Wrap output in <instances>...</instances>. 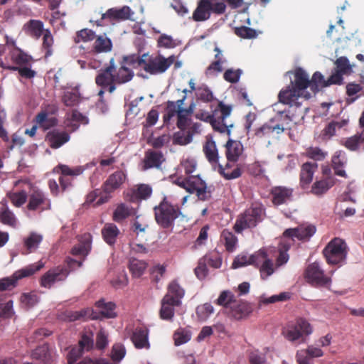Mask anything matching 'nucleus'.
<instances>
[{"label":"nucleus","mask_w":364,"mask_h":364,"mask_svg":"<svg viewBox=\"0 0 364 364\" xmlns=\"http://www.w3.org/2000/svg\"><path fill=\"white\" fill-rule=\"evenodd\" d=\"M294 79L291 81V84L282 89L279 95V101L283 104L289 105V109L284 115V112H280L278 117L280 119L284 117L289 119L290 121H295L296 114L292 112L291 109L293 106L296 108L299 107L301 102H299V98L305 100L311 97V94L306 91V89L311 87V82L309 75L301 68L295 69Z\"/></svg>","instance_id":"obj_1"},{"label":"nucleus","mask_w":364,"mask_h":364,"mask_svg":"<svg viewBox=\"0 0 364 364\" xmlns=\"http://www.w3.org/2000/svg\"><path fill=\"white\" fill-rule=\"evenodd\" d=\"M154 213L156 223L163 229H172L175 220L182 215L179 205L173 204L167 196L154 208Z\"/></svg>","instance_id":"obj_2"},{"label":"nucleus","mask_w":364,"mask_h":364,"mask_svg":"<svg viewBox=\"0 0 364 364\" xmlns=\"http://www.w3.org/2000/svg\"><path fill=\"white\" fill-rule=\"evenodd\" d=\"M266 216L264 206L259 203H253L250 208L240 213L234 225V230L241 233L244 230L252 229L262 223Z\"/></svg>","instance_id":"obj_3"},{"label":"nucleus","mask_w":364,"mask_h":364,"mask_svg":"<svg viewBox=\"0 0 364 364\" xmlns=\"http://www.w3.org/2000/svg\"><path fill=\"white\" fill-rule=\"evenodd\" d=\"M232 110V105H225L220 101L213 114L208 115L206 121L210 123L215 131L230 136V128L233 127V123L228 121V118L230 116Z\"/></svg>","instance_id":"obj_4"},{"label":"nucleus","mask_w":364,"mask_h":364,"mask_svg":"<svg viewBox=\"0 0 364 364\" xmlns=\"http://www.w3.org/2000/svg\"><path fill=\"white\" fill-rule=\"evenodd\" d=\"M226 7L223 1L199 0L192 18L196 22L204 21L210 18L211 13L217 15L223 14L226 11Z\"/></svg>","instance_id":"obj_5"},{"label":"nucleus","mask_w":364,"mask_h":364,"mask_svg":"<svg viewBox=\"0 0 364 364\" xmlns=\"http://www.w3.org/2000/svg\"><path fill=\"white\" fill-rule=\"evenodd\" d=\"M348 253L346 242L338 237L331 240L323 250L328 264H340L344 262Z\"/></svg>","instance_id":"obj_6"},{"label":"nucleus","mask_w":364,"mask_h":364,"mask_svg":"<svg viewBox=\"0 0 364 364\" xmlns=\"http://www.w3.org/2000/svg\"><path fill=\"white\" fill-rule=\"evenodd\" d=\"M175 60L173 55L165 58L161 54L149 55L147 53L144 70L151 75L162 74L171 66Z\"/></svg>","instance_id":"obj_7"},{"label":"nucleus","mask_w":364,"mask_h":364,"mask_svg":"<svg viewBox=\"0 0 364 364\" xmlns=\"http://www.w3.org/2000/svg\"><path fill=\"white\" fill-rule=\"evenodd\" d=\"M43 266V262H38L16 271L11 277L0 279V291L11 290L16 287L19 279L33 275Z\"/></svg>","instance_id":"obj_8"},{"label":"nucleus","mask_w":364,"mask_h":364,"mask_svg":"<svg viewBox=\"0 0 364 364\" xmlns=\"http://www.w3.org/2000/svg\"><path fill=\"white\" fill-rule=\"evenodd\" d=\"M304 274L307 282L312 286L329 288L331 285V277L324 274V271L317 262L309 264Z\"/></svg>","instance_id":"obj_9"},{"label":"nucleus","mask_w":364,"mask_h":364,"mask_svg":"<svg viewBox=\"0 0 364 364\" xmlns=\"http://www.w3.org/2000/svg\"><path fill=\"white\" fill-rule=\"evenodd\" d=\"M26 208L30 211L42 213L51 209V202L43 191L33 188L28 195Z\"/></svg>","instance_id":"obj_10"},{"label":"nucleus","mask_w":364,"mask_h":364,"mask_svg":"<svg viewBox=\"0 0 364 364\" xmlns=\"http://www.w3.org/2000/svg\"><path fill=\"white\" fill-rule=\"evenodd\" d=\"M115 65L114 58H111L109 65L100 70L95 77V83L102 89H107L109 93L116 90V82L114 77Z\"/></svg>","instance_id":"obj_11"},{"label":"nucleus","mask_w":364,"mask_h":364,"mask_svg":"<svg viewBox=\"0 0 364 364\" xmlns=\"http://www.w3.org/2000/svg\"><path fill=\"white\" fill-rule=\"evenodd\" d=\"M312 332L310 323L304 318L297 319L294 324L289 326L283 331L284 337L289 341H296Z\"/></svg>","instance_id":"obj_12"},{"label":"nucleus","mask_w":364,"mask_h":364,"mask_svg":"<svg viewBox=\"0 0 364 364\" xmlns=\"http://www.w3.org/2000/svg\"><path fill=\"white\" fill-rule=\"evenodd\" d=\"M186 191L190 193H196L201 200H207L210 196V191L207 187L205 182L199 176H189L187 177V186Z\"/></svg>","instance_id":"obj_13"},{"label":"nucleus","mask_w":364,"mask_h":364,"mask_svg":"<svg viewBox=\"0 0 364 364\" xmlns=\"http://www.w3.org/2000/svg\"><path fill=\"white\" fill-rule=\"evenodd\" d=\"M134 14V11L128 6H124L121 8H112L108 9L106 13L102 14L100 20H90V22L95 23L97 26H104L102 21L106 18L116 21L133 20L132 16Z\"/></svg>","instance_id":"obj_14"},{"label":"nucleus","mask_w":364,"mask_h":364,"mask_svg":"<svg viewBox=\"0 0 364 364\" xmlns=\"http://www.w3.org/2000/svg\"><path fill=\"white\" fill-rule=\"evenodd\" d=\"M70 271L66 267L60 266L52 268L46 272L41 278V285L50 289L55 282L64 281Z\"/></svg>","instance_id":"obj_15"},{"label":"nucleus","mask_w":364,"mask_h":364,"mask_svg":"<svg viewBox=\"0 0 364 364\" xmlns=\"http://www.w3.org/2000/svg\"><path fill=\"white\" fill-rule=\"evenodd\" d=\"M127 179V174L123 170H117L111 173L102 185L103 193H112L121 188Z\"/></svg>","instance_id":"obj_16"},{"label":"nucleus","mask_w":364,"mask_h":364,"mask_svg":"<svg viewBox=\"0 0 364 364\" xmlns=\"http://www.w3.org/2000/svg\"><path fill=\"white\" fill-rule=\"evenodd\" d=\"M144 42V40L142 38L136 39L134 44L138 47V53L123 56L122 63L125 65L130 66L134 69L141 68L144 70L147 55V53L141 54V46L143 45Z\"/></svg>","instance_id":"obj_17"},{"label":"nucleus","mask_w":364,"mask_h":364,"mask_svg":"<svg viewBox=\"0 0 364 364\" xmlns=\"http://www.w3.org/2000/svg\"><path fill=\"white\" fill-rule=\"evenodd\" d=\"M84 168L82 166H77L73 168L69 167L67 165L59 164L53 168V172L60 173L63 176L59 178V183L62 191H65L68 187L71 186V181L65 176H79L84 171Z\"/></svg>","instance_id":"obj_18"},{"label":"nucleus","mask_w":364,"mask_h":364,"mask_svg":"<svg viewBox=\"0 0 364 364\" xmlns=\"http://www.w3.org/2000/svg\"><path fill=\"white\" fill-rule=\"evenodd\" d=\"M277 118L271 119L268 122L255 129L254 136L257 139H269L275 132L279 134L284 131L283 124L276 122Z\"/></svg>","instance_id":"obj_19"},{"label":"nucleus","mask_w":364,"mask_h":364,"mask_svg":"<svg viewBox=\"0 0 364 364\" xmlns=\"http://www.w3.org/2000/svg\"><path fill=\"white\" fill-rule=\"evenodd\" d=\"M294 189L283 186H277L272 188L270 195L272 203L274 205L287 203L293 199Z\"/></svg>","instance_id":"obj_20"},{"label":"nucleus","mask_w":364,"mask_h":364,"mask_svg":"<svg viewBox=\"0 0 364 364\" xmlns=\"http://www.w3.org/2000/svg\"><path fill=\"white\" fill-rule=\"evenodd\" d=\"M252 312V307L250 303L236 299L228 310V316L235 320L246 318Z\"/></svg>","instance_id":"obj_21"},{"label":"nucleus","mask_w":364,"mask_h":364,"mask_svg":"<svg viewBox=\"0 0 364 364\" xmlns=\"http://www.w3.org/2000/svg\"><path fill=\"white\" fill-rule=\"evenodd\" d=\"M316 232V227L314 225L299 226L296 228L287 229L284 233V238L291 239L294 241L295 239L298 240H309Z\"/></svg>","instance_id":"obj_22"},{"label":"nucleus","mask_w":364,"mask_h":364,"mask_svg":"<svg viewBox=\"0 0 364 364\" xmlns=\"http://www.w3.org/2000/svg\"><path fill=\"white\" fill-rule=\"evenodd\" d=\"M165 160L161 151L149 149L145 152L142 169L144 171L154 168L160 169Z\"/></svg>","instance_id":"obj_23"},{"label":"nucleus","mask_w":364,"mask_h":364,"mask_svg":"<svg viewBox=\"0 0 364 364\" xmlns=\"http://www.w3.org/2000/svg\"><path fill=\"white\" fill-rule=\"evenodd\" d=\"M203 152L207 161L215 168L220 165L219 153L215 141L211 136H207L203 144Z\"/></svg>","instance_id":"obj_24"},{"label":"nucleus","mask_w":364,"mask_h":364,"mask_svg":"<svg viewBox=\"0 0 364 364\" xmlns=\"http://www.w3.org/2000/svg\"><path fill=\"white\" fill-rule=\"evenodd\" d=\"M323 350L314 346H309L306 349L296 352V359L298 364H314L312 359L323 356Z\"/></svg>","instance_id":"obj_25"},{"label":"nucleus","mask_w":364,"mask_h":364,"mask_svg":"<svg viewBox=\"0 0 364 364\" xmlns=\"http://www.w3.org/2000/svg\"><path fill=\"white\" fill-rule=\"evenodd\" d=\"M70 139V134L65 131L58 129L52 130L47 133L46 140L50 148L56 149L67 143Z\"/></svg>","instance_id":"obj_26"},{"label":"nucleus","mask_w":364,"mask_h":364,"mask_svg":"<svg viewBox=\"0 0 364 364\" xmlns=\"http://www.w3.org/2000/svg\"><path fill=\"white\" fill-rule=\"evenodd\" d=\"M225 147L228 162H237L244 151L243 145L240 141L230 139L226 142Z\"/></svg>","instance_id":"obj_27"},{"label":"nucleus","mask_w":364,"mask_h":364,"mask_svg":"<svg viewBox=\"0 0 364 364\" xmlns=\"http://www.w3.org/2000/svg\"><path fill=\"white\" fill-rule=\"evenodd\" d=\"M318 168V164L316 162H306L301 168L300 171V186L304 189L311 183L314 173Z\"/></svg>","instance_id":"obj_28"},{"label":"nucleus","mask_w":364,"mask_h":364,"mask_svg":"<svg viewBox=\"0 0 364 364\" xmlns=\"http://www.w3.org/2000/svg\"><path fill=\"white\" fill-rule=\"evenodd\" d=\"M0 223L13 228H16L18 225V219L6 200L0 202Z\"/></svg>","instance_id":"obj_29"},{"label":"nucleus","mask_w":364,"mask_h":364,"mask_svg":"<svg viewBox=\"0 0 364 364\" xmlns=\"http://www.w3.org/2000/svg\"><path fill=\"white\" fill-rule=\"evenodd\" d=\"M181 304L173 302L169 296H164L161 301L159 316L163 320L171 321L174 316V307Z\"/></svg>","instance_id":"obj_30"},{"label":"nucleus","mask_w":364,"mask_h":364,"mask_svg":"<svg viewBox=\"0 0 364 364\" xmlns=\"http://www.w3.org/2000/svg\"><path fill=\"white\" fill-rule=\"evenodd\" d=\"M200 124L197 123L193 124L190 129L181 130L174 134V143L179 145H186L193 140V136L196 133L198 132Z\"/></svg>","instance_id":"obj_31"},{"label":"nucleus","mask_w":364,"mask_h":364,"mask_svg":"<svg viewBox=\"0 0 364 364\" xmlns=\"http://www.w3.org/2000/svg\"><path fill=\"white\" fill-rule=\"evenodd\" d=\"M335 184L333 177L322 178L316 180L311 186V193L316 196L325 194Z\"/></svg>","instance_id":"obj_32"},{"label":"nucleus","mask_w":364,"mask_h":364,"mask_svg":"<svg viewBox=\"0 0 364 364\" xmlns=\"http://www.w3.org/2000/svg\"><path fill=\"white\" fill-rule=\"evenodd\" d=\"M348 124V119H341L339 121H331L321 131L319 138L322 141L330 139L336 134V130L346 127Z\"/></svg>","instance_id":"obj_33"},{"label":"nucleus","mask_w":364,"mask_h":364,"mask_svg":"<svg viewBox=\"0 0 364 364\" xmlns=\"http://www.w3.org/2000/svg\"><path fill=\"white\" fill-rule=\"evenodd\" d=\"M149 331L145 327H137L132 336V341L136 348H148L149 343L148 341Z\"/></svg>","instance_id":"obj_34"},{"label":"nucleus","mask_w":364,"mask_h":364,"mask_svg":"<svg viewBox=\"0 0 364 364\" xmlns=\"http://www.w3.org/2000/svg\"><path fill=\"white\" fill-rule=\"evenodd\" d=\"M95 306L102 317L113 318L117 316L116 305L113 302H106L104 299H100L95 303Z\"/></svg>","instance_id":"obj_35"},{"label":"nucleus","mask_w":364,"mask_h":364,"mask_svg":"<svg viewBox=\"0 0 364 364\" xmlns=\"http://www.w3.org/2000/svg\"><path fill=\"white\" fill-rule=\"evenodd\" d=\"M31 357L33 359L41 360L44 364H51L53 357L47 344L37 347L33 350Z\"/></svg>","instance_id":"obj_36"},{"label":"nucleus","mask_w":364,"mask_h":364,"mask_svg":"<svg viewBox=\"0 0 364 364\" xmlns=\"http://www.w3.org/2000/svg\"><path fill=\"white\" fill-rule=\"evenodd\" d=\"M134 73L133 70L122 63L120 68L114 71V77L117 85L127 83L132 80Z\"/></svg>","instance_id":"obj_37"},{"label":"nucleus","mask_w":364,"mask_h":364,"mask_svg":"<svg viewBox=\"0 0 364 364\" xmlns=\"http://www.w3.org/2000/svg\"><path fill=\"white\" fill-rule=\"evenodd\" d=\"M185 291L179 285L176 280L171 281L167 288V292L165 296H169L173 302L181 304V299L184 296Z\"/></svg>","instance_id":"obj_38"},{"label":"nucleus","mask_w":364,"mask_h":364,"mask_svg":"<svg viewBox=\"0 0 364 364\" xmlns=\"http://www.w3.org/2000/svg\"><path fill=\"white\" fill-rule=\"evenodd\" d=\"M119 234V230L113 223H107L102 229L103 239L109 245H112L116 242Z\"/></svg>","instance_id":"obj_39"},{"label":"nucleus","mask_w":364,"mask_h":364,"mask_svg":"<svg viewBox=\"0 0 364 364\" xmlns=\"http://www.w3.org/2000/svg\"><path fill=\"white\" fill-rule=\"evenodd\" d=\"M147 263L144 260L136 258H130L129 260L128 269L134 278H139L147 268Z\"/></svg>","instance_id":"obj_40"},{"label":"nucleus","mask_w":364,"mask_h":364,"mask_svg":"<svg viewBox=\"0 0 364 364\" xmlns=\"http://www.w3.org/2000/svg\"><path fill=\"white\" fill-rule=\"evenodd\" d=\"M343 145L350 151H357L360 147L364 149V135L363 132L357 133L353 136L348 137L345 140Z\"/></svg>","instance_id":"obj_41"},{"label":"nucleus","mask_w":364,"mask_h":364,"mask_svg":"<svg viewBox=\"0 0 364 364\" xmlns=\"http://www.w3.org/2000/svg\"><path fill=\"white\" fill-rule=\"evenodd\" d=\"M192 113L191 107L188 109H183L179 111L177 117L176 125L181 130H186L190 129L193 124H191V119L188 117Z\"/></svg>","instance_id":"obj_42"},{"label":"nucleus","mask_w":364,"mask_h":364,"mask_svg":"<svg viewBox=\"0 0 364 364\" xmlns=\"http://www.w3.org/2000/svg\"><path fill=\"white\" fill-rule=\"evenodd\" d=\"M43 240V236L36 232H31L23 240L24 246L27 249L26 253L33 252L38 247Z\"/></svg>","instance_id":"obj_43"},{"label":"nucleus","mask_w":364,"mask_h":364,"mask_svg":"<svg viewBox=\"0 0 364 364\" xmlns=\"http://www.w3.org/2000/svg\"><path fill=\"white\" fill-rule=\"evenodd\" d=\"M6 197L13 205L16 208L21 207L28 200V194L24 190L9 192L6 194Z\"/></svg>","instance_id":"obj_44"},{"label":"nucleus","mask_w":364,"mask_h":364,"mask_svg":"<svg viewBox=\"0 0 364 364\" xmlns=\"http://www.w3.org/2000/svg\"><path fill=\"white\" fill-rule=\"evenodd\" d=\"M230 163L227 162L225 166L223 167L221 164H220L218 167V171L225 179L232 180L235 179L241 176L242 171L241 168L238 166L235 168L232 171H230Z\"/></svg>","instance_id":"obj_45"},{"label":"nucleus","mask_w":364,"mask_h":364,"mask_svg":"<svg viewBox=\"0 0 364 364\" xmlns=\"http://www.w3.org/2000/svg\"><path fill=\"white\" fill-rule=\"evenodd\" d=\"M220 241L224 244L227 251L232 252L235 248L237 239L231 231L225 229L221 232Z\"/></svg>","instance_id":"obj_46"},{"label":"nucleus","mask_w":364,"mask_h":364,"mask_svg":"<svg viewBox=\"0 0 364 364\" xmlns=\"http://www.w3.org/2000/svg\"><path fill=\"white\" fill-rule=\"evenodd\" d=\"M112 43L109 38L99 36L94 43V50L96 53H107L112 50Z\"/></svg>","instance_id":"obj_47"},{"label":"nucleus","mask_w":364,"mask_h":364,"mask_svg":"<svg viewBox=\"0 0 364 364\" xmlns=\"http://www.w3.org/2000/svg\"><path fill=\"white\" fill-rule=\"evenodd\" d=\"M94 334L93 333L88 330H85L81 334L80 339L78 342L79 347L82 349L84 351H89L91 350L94 345Z\"/></svg>","instance_id":"obj_48"},{"label":"nucleus","mask_w":364,"mask_h":364,"mask_svg":"<svg viewBox=\"0 0 364 364\" xmlns=\"http://www.w3.org/2000/svg\"><path fill=\"white\" fill-rule=\"evenodd\" d=\"M235 297L230 291H223L215 301V304L225 307L227 311L235 301Z\"/></svg>","instance_id":"obj_49"},{"label":"nucleus","mask_w":364,"mask_h":364,"mask_svg":"<svg viewBox=\"0 0 364 364\" xmlns=\"http://www.w3.org/2000/svg\"><path fill=\"white\" fill-rule=\"evenodd\" d=\"M173 337L175 345L181 346L191 340V333L184 328H179L174 332Z\"/></svg>","instance_id":"obj_50"},{"label":"nucleus","mask_w":364,"mask_h":364,"mask_svg":"<svg viewBox=\"0 0 364 364\" xmlns=\"http://www.w3.org/2000/svg\"><path fill=\"white\" fill-rule=\"evenodd\" d=\"M80 101V94L77 91H66L62 97V102L67 107L76 106Z\"/></svg>","instance_id":"obj_51"},{"label":"nucleus","mask_w":364,"mask_h":364,"mask_svg":"<svg viewBox=\"0 0 364 364\" xmlns=\"http://www.w3.org/2000/svg\"><path fill=\"white\" fill-rule=\"evenodd\" d=\"M12 60L18 65H26L30 63L32 57L19 48H16V52L11 54Z\"/></svg>","instance_id":"obj_52"},{"label":"nucleus","mask_w":364,"mask_h":364,"mask_svg":"<svg viewBox=\"0 0 364 364\" xmlns=\"http://www.w3.org/2000/svg\"><path fill=\"white\" fill-rule=\"evenodd\" d=\"M43 22L38 20H30L28 23V30L31 36L38 38L43 34Z\"/></svg>","instance_id":"obj_53"},{"label":"nucleus","mask_w":364,"mask_h":364,"mask_svg":"<svg viewBox=\"0 0 364 364\" xmlns=\"http://www.w3.org/2000/svg\"><path fill=\"white\" fill-rule=\"evenodd\" d=\"M234 33L237 36L246 39L255 38L257 36L255 29L245 26L235 28Z\"/></svg>","instance_id":"obj_54"},{"label":"nucleus","mask_w":364,"mask_h":364,"mask_svg":"<svg viewBox=\"0 0 364 364\" xmlns=\"http://www.w3.org/2000/svg\"><path fill=\"white\" fill-rule=\"evenodd\" d=\"M181 109L178 108L176 102L173 101H168L166 107V114L164 115V122L168 124L169 121L176 115H178L179 111Z\"/></svg>","instance_id":"obj_55"},{"label":"nucleus","mask_w":364,"mask_h":364,"mask_svg":"<svg viewBox=\"0 0 364 364\" xmlns=\"http://www.w3.org/2000/svg\"><path fill=\"white\" fill-rule=\"evenodd\" d=\"M311 90L316 92H318L319 87H326V80L324 79L323 75L320 72H315L310 80Z\"/></svg>","instance_id":"obj_56"},{"label":"nucleus","mask_w":364,"mask_h":364,"mask_svg":"<svg viewBox=\"0 0 364 364\" xmlns=\"http://www.w3.org/2000/svg\"><path fill=\"white\" fill-rule=\"evenodd\" d=\"M331 162L335 174L341 177L347 178V174L343 169L344 163L340 156L334 155L332 157Z\"/></svg>","instance_id":"obj_57"},{"label":"nucleus","mask_w":364,"mask_h":364,"mask_svg":"<svg viewBox=\"0 0 364 364\" xmlns=\"http://www.w3.org/2000/svg\"><path fill=\"white\" fill-rule=\"evenodd\" d=\"M306 156L315 161H323L328 155V152L318 147H310L306 149Z\"/></svg>","instance_id":"obj_58"},{"label":"nucleus","mask_w":364,"mask_h":364,"mask_svg":"<svg viewBox=\"0 0 364 364\" xmlns=\"http://www.w3.org/2000/svg\"><path fill=\"white\" fill-rule=\"evenodd\" d=\"M213 312V306L209 303L198 306L196 309V314L202 321L206 320Z\"/></svg>","instance_id":"obj_59"},{"label":"nucleus","mask_w":364,"mask_h":364,"mask_svg":"<svg viewBox=\"0 0 364 364\" xmlns=\"http://www.w3.org/2000/svg\"><path fill=\"white\" fill-rule=\"evenodd\" d=\"M196 95L198 99L204 102H212L214 98L212 91L206 85L198 87Z\"/></svg>","instance_id":"obj_60"},{"label":"nucleus","mask_w":364,"mask_h":364,"mask_svg":"<svg viewBox=\"0 0 364 364\" xmlns=\"http://www.w3.org/2000/svg\"><path fill=\"white\" fill-rule=\"evenodd\" d=\"M129 210L128 207L122 203L119 205L113 213V220L116 222H121L129 215Z\"/></svg>","instance_id":"obj_61"},{"label":"nucleus","mask_w":364,"mask_h":364,"mask_svg":"<svg viewBox=\"0 0 364 364\" xmlns=\"http://www.w3.org/2000/svg\"><path fill=\"white\" fill-rule=\"evenodd\" d=\"M335 64L336 65V70L343 75L349 74L352 70V68L349 63V60L346 57L338 58L336 60Z\"/></svg>","instance_id":"obj_62"},{"label":"nucleus","mask_w":364,"mask_h":364,"mask_svg":"<svg viewBox=\"0 0 364 364\" xmlns=\"http://www.w3.org/2000/svg\"><path fill=\"white\" fill-rule=\"evenodd\" d=\"M267 259L268 255L264 249H261L251 255L252 264L257 267H259Z\"/></svg>","instance_id":"obj_63"},{"label":"nucleus","mask_w":364,"mask_h":364,"mask_svg":"<svg viewBox=\"0 0 364 364\" xmlns=\"http://www.w3.org/2000/svg\"><path fill=\"white\" fill-rule=\"evenodd\" d=\"M249 361L251 364H268L265 354L259 352L258 350L250 352Z\"/></svg>","instance_id":"obj_64"}]
</instances>
